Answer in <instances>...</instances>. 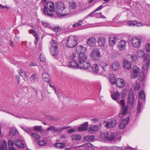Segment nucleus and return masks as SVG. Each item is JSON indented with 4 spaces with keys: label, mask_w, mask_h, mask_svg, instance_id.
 I'll list each match as a JSON object with an SVG mask.
<instances>
[{
    "label": "nucleus",
    "mask_w": 150,
    "mask_h": 150,
    "mask_svg": "<svg viewBox=\"0 0 150 150\" xmlns=\"http://www.w3.org/2000/svg\"><path fill=\"white\" fill-rule=\"evenodd\" d=\"M99 130V127L96 125H92L88 129V132L90 134H93Z\"/></svg>",
    "instance_id": "nucleus-18"
},
{
    "label": "nucleus",
    "mask_w": 150,
    "mask_h": 150,
    "mask_svg": "<svg viewBox=\"0 0 150 150\" xmlns=\"http://www.w3.org/2000/svg\"><path fill=\"white\" fill-rule=\"evenodd\" d=\"M103 7V6L101 5L99 7L97 8L95 10L93 11L94 12H95L97 11H99Z\"/></svg>",
    "instance_id": "nucleus-63"
},
{
    "label": "nucleus",
    "mask_w": 150,
    "mask_h": 150,
    "mask_svg": "<svg viewBox=\"0 0 150 150\" xmlns=\"http://www.w3.org/2000/svg\"><path fill=\"white\" fill-rule=\"evenodd\" d=\"M96 41V39L95 37H91L87 39V44L89 46L93 47L95 44Z\"/></svg>",
    "instance_id": "nucleus-13"
},
{
    "label": "nucleus",
    "mask_w": 150,
    "mask_h": 150,
    "mask_svg": "<svg viewBox=\"0 0 150 150\" xmlns=\"http://www.w3.org/2000/svg\"><path fill=\"white\" fill-rule=\"evenodd\" d=\"M70 127L68 126V127H64L62 128H60L59 129H57V132H62L63 131V130L64 129H67L68 128H70Z\"/></svg>",
    "instance_id": "nucleus-57"
},
{
    "label": "nucleus",
    "mask_w": 150,
    "mask_h": 150,
    "mask_svg": "<svg viewBox=\"0 0 150 150\" xmlns=\"http://www.w3.org/2000/svg\"><path fill=\"white\" fill-rule=\"evenodd\" d=\"M140 70L139 68L136 65L133 67L130 73L131 78L135 79L138 76Z\"/></svg>",
    "instance_id": "nucleus-6"
},
{
    "label": "nucleus",
    "mask_w": 150,
    "mask_h": 150,
    "mask_svg": "<svg viewBox=\"0 0 150 150\" xmlns=\"http://www.w3.org/2000/svg\"><path fill=\"white\" fill-rule=\"evenodd\" d=\"M6 8L8 9H9L10 7H8L5 6H3L2 4H0V9H5Z\"/></svg>",
    "instance_id": "nucleus-62"
},
{
    "label": "nucleus",
    "mask_w": 150,
    "mask_h": 150,
    "mask_svg": "<svg viewBox=\"0 0 150 150\" xmlns=\"http://www.w3.org/2000/svg\"><path fill=\"white\" fill-rule=\"evenodd\" d=\"M77 44L76 37L74 36H70L66 43L67 46L70 48L74 47Z\"/></svg>",
    "instance_id": "nucleus-4"
},
{
    "label": "nucleus",
    "mask_w": 150,
    "mask_h": 150,
    "mask_svg": "<svg viewBox=\"0 0 150 150\" xmlns=\"http://www.w3.org/2000/svg\"><path fill=\"white\" fill-rule=\"evenodd\" d=\"M137 23V21H129L128 22V24L129 26H131L136 25Z\"/></svg>",
    "instance_id": "nucleus-52"
},
{
    "label": "nucleus",
    "mask_w": 150,
    "mask_h": 150,
    "mask_svg": "<svg viewBox=\"0 0 150 150\" xmlns=\"http://www.w3.org/2000/svg\"><path fill=\"white\" fill-rule=\"evenodd\" d=\"M42 76L43 80L47 82H50V78L47 73L46 72H43L42 73Z\"/></svg>",
    "instance_id": "nucleus-25"
},
{
    "label": "nucleus",
    "mask_w": 150,
    "mask_h": 150,
    "mask_svg": "<svg viewBox=\"0 0 150 150\" xmlns=\"http://www.w3.org/2000/svg\"><path fill=\"white\" fill-rule=\"evenodd\" d=\"M128 107L129 106L128 105H126L125 107L124 108L122 109L123 110L122 111V113L118 115L117 116L120 117V115H122L121 116H122V115H125L127 112Z\"/></svg>",
    "instance_id": "nucleus-37"
},
{
    "label": "nucleus",
    "mask_w": 150,
    "mask_h": 150,
    "mask_svg": "<svg viewBox=\"0 0 150 150\" xmlns=\"http://www.w3.org/2000/svg\"><path fill=\"white\" fill-rule=\"evenodd\" d=\"M124 67L127 69H129L131 67V63L127 60H125L123 62Z\"/></svg>",
    "instance_id": "nucleus-28"
},
{
    "label": "nucleus",
    "mask_w": 150,
    "mask_h": 150,
    "mask_svg": "<svg viewBox=\"0 0 150 150\" xmlns=\"http://www.w3.org/2000/svg\"><path fill=\"white\" fill-rule=\"evenodd\" d=\"M126 45V42L123 40H121L118 42V47L120 50L124 49Z\"/></svg>",
    "instance_id": "nucleus-27"
},
{
    "label": "nucleus",
    "mask_w": 150,
    "mask_h": 150,
    "mask_svg": "<svg viewBox=\"0 0 150 150\" xmlns=\"http://www.w3.org/2000/svg\"><path fill=\"white\" fill-rule=\"evenodd\" d=\"M70 58L73 60L77 61V57H76V54L75 53H72L70 56Z\"/></svg>",
    "instance_id": "nucleus-51"
},
{
    "label": "nucleus",
    "mask_w": 150,
    "mask_h": 150,
    "mask_svg": "<svg viewBox=\"0 0 150 150\" xmlns=\"http://www.w3.org/2000/svg\"><path fill=\"white\" fill-rule=\"evenodd\" d=\"M87 57V56L84 53L79 54L77 57L78 61H77L79 64H80L85 61Z\"/></svg>",
    "instance_id": "nucleus-10"
},
{
    "label": "nucleus",
    "mask_w": 150,
    "mask_h": 150,
    "mask_svg": "<svg viewBox=\"0 0 150 150\" xmlns=\"http://www.w3.org/2000/svg\"><path fill=\"white\" fill-rule=\"evenodd\" d=\"M34 130L35 131L41 132L42 131V126H35L34 127Z\"/></svg>",
    "instance_id": "nucleus-47"
},
{
    "label": "nucleus",
    "mask_w": 150,
    "mask_h": 150,
    "mask_svg": "<svg viewBox=\"0 0 150 150\" xmlns=\"http://www.w3.org/2000/svg\"><path fill=\"white\" fill-rule=\"evenodd\" d=\"M88 122H84L80 127L78 129V130L79 132L86 131L88 127Z\"/></svg>",
    "instance_id": "nucleus-17"
},
{
    "label": "nucleus",
    "mask_w": 150,
    "mask_h": 150,
    "mask_svg": "<svg viewBox=\"0 0 150 150\" xmlns=\"http://www.w3.org/2000/svg\"><path fill=\"white\" fill-rule=\"evenodd\" d=\"M89 70L96 74L98 73L99 71V67L97 64H92L91 67H90Z\"/></svg>",
    "instance_id": "nucleus-12"
},
{
    "label": "nucleus",
    "mask_w": 150,
    "mask_h": 150,
    "mask_svg": "<svg viewBox=\"0 0 150 150\" xmlns=\"http://www.w3.org/2000/svg\"><path fill=\"white\" fill-rule=\"evenodd\" d=\"M105 38L103 37H99L97 38V42L100 46H103L105 44Z\"/></svg>",
    "instance_id": "nucleus-24"
},
{
    "label": "nucleus",
    "mask_w": 150,
    "mask_h": 150,
    "mask_svg": "<svg viewBox=\"0 0 150 150\" xmlns=\"http://www.w3.org/2000/svg\"><path fill=\"white\" fill-rule=\"evenodd\" d=\"M142 106V103L139 101L138 103V105L137 108V114H139L140 113L141 110V108Z\"/></svg>",
    "instance_id": "nucleus-48"
},
{
    "label": "nucleus",
    "mask_w": 150,
    "mask_h": 150,
    "mask_svg": "<svg viewBox=\"0 0 150 150\" xmlns=\"http://www.w3.org/2000/svg\"><path fill=\"white\" fill-rule=\"evenodd\" d=\"M79 67L81 69H87L90 68V63L86 61L82 62L80 64H79Z\"/></svg>",
    "instance_id": "nucleus-15"
},
{
    "label": "nucleus",
    "mask_w": 150,
    "mask_h": 150,
    "mask_svg": "<svg viewBox=\"0 0 150 150\" xmlns=\"http://www.w3.org/2000/svg\"><path fill=\"white\" fill-rule=\"evenodd\" d=\"M76 51L78 53H84L86 50V48L81 45L76 47Z\"/></svg>",
    "instance_id": "nucleus-26"
},
{
    "label": "nucleus",
    "mask_w": 150,
    "mask_h": 150,
    "mask_svg": "<svg viewBox=\"0 0 150 150\" xmlns=\"http://www.w3.org/2000/svg\"><path fill=\"white\" fill-rule=\"evenodd\" d=\"M95 138L94 136H88L83 138L84 140L88 142H91L94 140Z\"/></svg>",
    "instance_id": "nucleus-32"
},
{
    "label": "nucleus",
    "mask_w": 150,
    "mask_h": 150,
    "mask_svg": "<svg viewBox=\"0 0 150 150\" xmlns=\"http://www.w3.org/2000/svg\"><path fill=\"white\" fill-rule=\"evenodd\" d=\"M30 136L33 140H34L35 141H38L40 139V136L39 134L35 133H33L32 132Z\"/></svg>",
    "instance_id": "nucleus-30"
},
{
    "label": "nucleus",
    "mask_w": 150,
    "mask_h": 150,
    "mask_svg": "<svg viewBox=\"0 0 150 150\" xmlns=\"http://www.w3.org/2000/svg\"><path fill=\"white\" fill-rule=\"evenodd\" d=\"M55 12L58 16L59 17L67 16L69 15V13H67L66 11L64 4L60 2L57 3V9Z\"/></svg>",
    "instance_id": "nucleus-1"
},
{
    "label": "nucleus",
    "mask_w": 150,
    "mask_h": 150,
    "mask_svg": "<svg viewBox=\"0 0 150 150\" xmlns=\"http://www.w3.org/2000/svg\"><path fill=\"white\" fill-rule=\"evenodd\" d=\"M19 74L21 76H22L25 80L28 79V77L26 75L25 73L22 69H20Z\"/></svg>",
    "instance_id": "nucleus-34"
},
{
    "label": "nucleus",
    "mask_w": 150,
    "mask_h": 150,
    "mask_svg": "<svg viewBox=\"0 0 150 150\" xmlns=\"http://www.w3.org/2000/svg\"><path fill=\"white\" fill-rule=\"evenodd\" d=\"M145 78V75L144 73L142 72L141 73L138 77V80L140 81H143Z\"/></svg>",
    "instance_id": "nucleus-46"
},
{
    "label": "nucleus",
    "mask_w": 150,
    "mask_h": 150,
    "mask_svg": "<svg viewBox=\"0 0 150 150\" xmlns=\"http://www.w3.org/2000/svg\"><path fill=\"white\" fill-rule=\"evenodd\" d=\"M22 128L24 131L28 133L30 135H31V134L32 133V129L28 127H22Z\"/></svg>",
    "instance_id": "nucleus-44"
},
{
    "label": "nucleus",
    "mask_w": 150,
    "mask_h": 150,
    "mask_svg": "<svg viewBox=\"0 0 150 150\" xmlns=\"http://www.w3.org/2000/svg\"><path fill=\"white\" fill-rule=\"evenodd\" d=\"M131 58L132 61L134 62L136 61L137 59V56L134 55H132Z\"/></svg>",
    "instance_id": "nucleus-61"
},
{
    "label": "nucleus",
    "mask_w": 150,
    "mask_h": 150,
    "mask_svg": "<svg viewBox=\"0 0 150 150\" xmlns=\"http://www.w3.org/2000/svg\"><path fill=\"white\" fill-rule=\"evenodd\" d=\"M117 124V121L115 119H111L108 121H105L103 122V125L108 128L114 127Z\"/></svg>",
    "instance_id": "nucleus-7"
},
{
    "label": "nucleus",
    "mask_w": 150,
    "mask_h": 150,
    "mask_svg": "<svg viewBox=\"0 0 150 150\" xmlns=\"http://www.w3.org/2000/svg\"><path fill=\"white\" fill-rule=\"evenodd\" d=\"M128 107L129 106L128 105H126L125 107L124 108L122 109L123 110L122 111V113L118 115L117 116L120 117V115H122L121 116H122V115H125L127 112Z\"/></svg>",
    "instance_id": "nucleus-36"
},
{
    "label": "nucleus",
    "mask_w": 150,
    "mask_h": 150,
    "mask_svg": "<svg viewBox=\"0 0 150 150\" xmlns=\"http://www.w3.org/2000/svg\"><path fill=\"white\" fill-rule=\"evenodd\" d=\"M130 41L131 42L132 45L136 48L140 46L142 42L141 39L136 37L131 38L130 39Z\"/></svg>",
    "instance_id": "nucleus-8"
},
{
    "label": "nucleus",
    "mask_w": 150,
    "mask_h": 150,
    "mask_svg": "<svg viewBox=\"0 0 150 150\" xmlns=\"http://www.w3.org/2000/svg\"><path fill=\"white\" fill-rule=\"evenodd\" d=\"M69 7L71 9H75L77 7L76 3L74 2H69Z\"/></svg>",
    "instance_id": "nucleus-43"
},
{
    "label": "nucleus",
    "mask_w": 150,
    "mask_h": 150,
    "mask_svg": "<svg viewBox=\"0 0 150 150\" xmlns=\"http://www.w3.org/2000/svg\"><path fill=\"white\" fill-rule=\"evenodd\" d=\"M113 77H111L109 76L110 81L112 84H115L116 83V81L117 79H115L113 75Z\"/></svg>",
    "instance_id": "nucleus-49"
},
{
    "label": "nucleus",
    "mask_w": 150,
    "mask_h": 150,
    "mask_svg": "<svg viewBox=\"0 0 150 150\" xmlns=\"http://www.w3.org/2000/svg\"><path fill=\"white\" fill-rule=\"evenodd\" d=\"M121 106L122 109L124 108L125 106V103L123 100H120V102L119 101V103Z\"/></svg>",
    "instance_id": "nucleus-53"
},
{
    "label": "nucleus",
    "mask_w": 150,
    "mask_h": 150,
    "mask_svg": "<svg viewBox=\"0 0 150 150\" xmlns=\"http://www.w3.org/2000/svg\"><path fill=\"white\" fill-rule=\"evenodd\" d=\"M8 143L9 148L13 147L14 143L13 142L12 140H9Z\"/></svg>",
    "instance_id": "nucleus-54"
},
{
    "label": "nucleus",
    "mask_w": 150,
    "mask_h": 150,
    "mask_svg": "<svg viewBox=\"0 0 150 150\" xmlns=\"http://www.w3.org/2000/svg\"><path fill=\"white\" fill-rule=\"evenodd\" d=\"M120 64L118 62H115L112 64V68L114 70H117L119 67Z\"/></svg>",
    "instance_id": "nucleus-41"
},
{
    "label": "nucleus",
    "mask_w": 150,
    "mask_h": 150,
    "mask_svg": "<svg viewBox=\"0 0 150 150\" xmlns=\"http://www.w3.org/2000/svg\"><path fill=\"white\" fill-rule=\"evenodd\" d=\"M7 145L6 141L4 140L1 146L0 150H7Z\"/></svg>",
    "instance_id": "nucleus-38"
},
{
    "label": "nucleus",
    "mask_w": 150,
    "mask_h": 150,
    "mask_svg": "<svg viewBox=\"0 0 150 150\" xmlns=\"http://www.w3.org/2000/svg\"><path fill=\"white\" fill-rule=\"evenodd\" d=\"M83 23V21L80 20L78 23L74 24L73 25V28L77 27L81 25Z\"/></svg>",
    "instance_id": "nucleus-50"
},
{
    "label": "nucleus",
    "mask_w": 150,
    "mask_h": 150,
    "mask_svg": "<svg viewBox=\"0 0 150 150\" xmlns=\"http://www.w3.org/2000/svg\"><path fill=\"white\" fill-rule=\"evenodd\" d=\"M100 66L105 71H109L110 66L108 63L102 62L100 63Z\"/></svg>",
    "instance_id": "nucleus-21"
},
{
    "label": "nucleus",
    "mask_w": 150,
    "mask_h": 150,
    "mask_svg": "<svg viewBox=\"0 0 150 150\" xmlns=\"http://www.w3.org/2000/svg\"><path fill=\"white\" fill-rule=\"evenodd\" d=\"M105 137L108 140L111 141L114 140L116 137L114 134H110L108 133H106L105 134Z\"/></svg>",
    "instance_id": "nucleus-19"
},
{
    "label": "nucleus",
    "mask_w": 150,
    "mask_h": 150,
    "mask_svg": "<svg viewBox=\"0 0 150 150\" xmlns=\"http://www.w3.org/2000/svg\"><path fill=\"white\" fill-rule=\"evenodd\" d=\"M81 138V135L78 134H74L71 136L72 140L73 141L80 140Z\"/></svg>",
    "instance_id": "nucleus-35"
},
{
    "label": "nucleus",
    "mask_w": 150,
    "mask_h": 150,
    "mask_svg": "<svg viewBox=\"0 0 150 150\" xmlns=\"http://www.w3.org/2000/svg\"><path fill=\"white\" fill-rule=\"evenodd\" d=\"M125 82L122 79L118 78L116 81L117 86L118 87L121 88H123L125 86Z\"/></svg>",
    "instance_id": "nucleus-14"
},
{
    "label": "nucleus",
    "mask_w": 150,
    "mask_h": 150,
    "mask_svg": "<svg viewBox=\"0 0 150 150\" xmlns=\"http://www.w3.org/2000/svg\"><path fill=\"white\" fill-rule=\"evenodd\" d=\"M51 47L50 49L51 51V54L53 57L56 58V57L58 54V44L57 41L52 40L50 42Z\"/></svg>",
    "instance_id": "nucleus-3"
},
{
    "label": "nucleus",
    "mask_w": 150,
    "mask_h": 150,
    "mask_svg": "<svg viewBox=\"0 0 150 150\" xmlns=\"http://www.w3.org/2000/svg\"><path fill=\"white\" fill-rule=\"evenodd\" d=\"M116 38L115 37H110L109 38V45L111 46H114L116 43Z\"/></svg>",
    "instance_id": "nucleus-31"
},
{
    "label": "nucleus",
    "mask_w": 150,
    "mask_h": 150,
    "mask_svg": "<svg viewBox=\"0 0 150 150\" xmlns=\"http://www.w3.org/2000/svg\"><path fill=\"white\" fill-rule=\"evenodd\" d=\"M68 67L71 68H77L79 67V63L76 61L72 60L69 63Z\"/></svg>",
    "instance_id": "nucleus-16"
},
{
    "label": "nucleus",
    "mask_w": 150,
    "mask_h": 150,
    "mask_svg": "<svg viewBox=\"0 0 150 150\" xmlns=\"http://www.w3.org/2000/svg\"><path fill=\"white\" fill-rule=\"evenodd\" d=\"M55 146L57 148L59 149H63L65 146L64 143H58L54 144Z\"/></svg>",
    "instance_id": "nucleus-40"
},
{
    "label": "nucleus",
    "mask_w": 150,
    "mask_h": 150,
    "mask_svg": "<svg viewBox=\"0 0 150 150\" xmlns=\"http://www.w3.org/2000/svg\"><path fill=\"white\" fill-rule=\"evenodd\" d=\"M46 118L49 120H52L53 121H56L57 120L58 118L57 117H54L51 116L47 115L46 117Z\"/></svg>",
    "instance_id": "nucleus-45"
},
{
    "label": "nucleus",
    "mask_w": 150,
    "mask_h": 150,
    "mask_svg": "<svg viewBox=\"0 0 150 150\" xmlns=\"http://www.w3.org/2000/svg\"><path fill=\"white\" fill-rule=\"evenodd\" d=\"M146 62H145L144 65V69H147V68L149 67L150 63V60L149 58H147V60Z\"/></svg>",
    "instance_id": "nucleus-42"
},
{
    "label": "nucleus",
    "mask_w": 150,
    "mask_h": 150,
    "mask_svg": "<svg viewBox=\"0 0 150 150\" xmlns=\"http://www.w3.org/2000/svg\"><path fill=\"white\" fill-rule=\"evenodd\" d=\"M100 52L98 48L94 49L90 54V56L93 60L98 61L100 60Z\"/></svg>",
    "instance_id": "nucleus-5"
},
{
    "label": "nucleus",
    "mask_w": 150,
    "mask_h": 150,
    "mask_svg": "<svg viewBox=\"0 0 150 150\" xmlns=\"http://www.w3.org/2000/svg\"><path fill=\"white\" fill-rule=\"evenodd\" d=\"M39 77L36 73H32L30 79L32 82H37L39 81Z\"/></svg>",
    "instance_id": "nucleus-22"
},
{
    "label": "nucleus",
    "mask_w": 150,
    "mask_h": 150,
    "mask_svg": "<svg viewBox=\"0 0 150 150\" xmlns=\"http://www.w3.org/2000/svg\"><path fill=\"white\" fill-rule=\"evenodd\" d=\"M140 88V85L139 83H137L134 87V90L135 91H138Z\"/></svg>",
    "instance_id": "nucleus-58"
},
{
    "label": "nucleus",
    "mask_w": 150,
    "mask_h": 150,
    "mask_svg": "<svg viewBox=\"0 0 150 150\" xmlns=\"http://www.w3.org/2000/svg\"><path fill=\"white\" fill-rule=\"evenodd\" d=\"M134 101V97L133 93H129L128 94L127 99L128 105L129 109H132L133 106V103Z\"/></svg>",
    "instance_id": "nucleus-9"
},
{
    "label": "nucleus",
    "mask_w": 150,
    "mask_h": 150,
    "mask_svg": "<svg viewBox=\"0 0 150 150\" xmlns=\"http://www.w3.org/2000/svg\"><path fill=\"white\" fill-rule=\"evenodd\" d=\"M145 49L147 52H150V44H148L146 45Z\"/></svg>",
    "instance_id": "nucleus-59"
},
{
    "label": "nucleus",
    "mask_w": 150,
    "mask_h": 150,
    "mask_svg": "<svg viewBox=\"0 0 150 150\" xmlns=\"http://www.w3.org/2000/svg\"><path fill=\"white\" fill-rule=\"evenodd\" d=\"M138 55L140 57H144L143 61L144 62L146 61L147 58H149L148 56L146 54H145L144 52L142 50H139L137 52Z\"/></svg>",
    "instance_id": "nucleus-20"
},
{
    "label": "nucleus",
    "mask_w": 150,
    "mask_h": 150,
    "mask_svg": "<svg viewBox=\"0 0 150 150\" xmlns=\"http://www.w3.org/2000/svg\"><path fill=\"white\" fill-rule=\"evenodd\" d=\"M15 144L18 147L21 148H24L25 146L22 143V141L18 139L15 142Z\"/></svg>",
    "instance_id": "nucleus-29"
},
{
    "label": "nucleus",
    "mask_w": 150,
    "mask_h": 150,
    "mask_svg": "<svg viewBox=\"0 0 150 150\" xmlns=\"http://www.w3.org/2000/svg\"><path fill=\"white\" fill-rule=\"evenodd\" d=\"M112 98L119 103V100L120 96V93L119 92H116L115 93L111 94Z\"/></svg>",
    "instance_id": "nucleus-23"
},
{
    "label": "nucleus",
    "mask_w": 150,
    "mask_h": 150,
    "mask_svg": "<svg viewBox=\"0 0 150 150\" xmlns=\"http://www.w3.org/2000/svg\"><path fill=\"white\" fill-rule=\"evenodd\" d=\"M75 131V129H71L68 130V132L69 134H71L72 133L74 132Z\"/></svg>",
    "instance_id": "nucleus-64"
},
{
    "label": "nucleus",
    "mask_w": 150,
    "mask_h": 150,
    "mask_svg": "<svg viewBox=\"0 0 150 150\" xmlns=\"http://www.w3.org/2000/svg\"><path fill=\"white\" fill-rule=\"evenodd\" d=\"M124 147H117L116 146H114L113 147V149L115 150H120L122 149H124Z\"/></svg>",
    "instance_id": "nucleus-60"
},
{
    "label": "nucleus",
    "mask_w": 150,
    "mask_h": 150,
    "mask_svg": "<svg viewBox=\"0 0 150 150\" xmlns=\"http://www.w3.org/2000/svg\"><path fill=\"white\" fill-rule=\"evenodd\" d=\"M40 58L41 61L42 62H45L46 61V58L44 55L42 54H41Z\"/></svg>",
    "instance_id": "nucleus-55"
},
{
    "label": "nucleus",
    "mask_w": 150,
    "mask_h": 150,
    "mask_svg": "<svg viewBox=\"0 0 150 150\" xmlns=\"http://www.w3.org/2000/svg\"><path fill=\"white\" fill-rule=\"evenodd\" d=\"M139 97L142 100H144L145 99V94L143 90H141L140 91L139 94Z\"/></svg>",
    "instance_id": "nucleus-33"
},
{
    "label": "nucleus",
    "mask_w": 150,
    "mask_h": 150,
    "mask_svg": "<svg viewBox=\"0 0 150 150\" xmlns=\"http://www.w3.org/2000/svg\"><path fill=\"white\" fill-rule=\"evenodd\" d=\"M43 12L45 15H47L48 16L51 17L53 16L52 13L48 12V9L49 12H53L55 10L54 3L52 1H48L47 3V6L46 5H44Z\"/></svg>",
    "instance_id": "nucleus-2"
},
{
    "label": "nucleus",
    "mask_w": 150,
    "mask_h": 150,
    "mask_svg": "<svg viewBox=\"0 0 150 150\" xmlns=\"http://www.w3.org/2000/svg\"><path fill=\"white\" fill-rule=\"evenodd\" d=\"M18 132L16 129H11L10 130L9 135L13 137L16 135L18 134Z\"/></svg>",
    "instance_id": "nucleus-39"
},
{
    "label": "nucleus",
    "mask_w": 150,
    "mask_h": 150,
    "mask_svg": "<svg viewBox=\"0 0 150 150\" xmlns=\"http://www.w3.org/2000/svg\"><path fill=\"white\" fill-rule=\"evenodd\" d=\"M47 142L46 141L44 140H41L39 141L38 142V144L40 146H42L46 144Z\"/></svg>",
    "instance_id": "nucleus-56"
},
{
    "label": "nucleus",
    "mask_w": 150,
    "mask_h": 150,
    "mask_svg": "<svg viewBox=\"0 0 150 150\" xmlns=\"http://www.w3.org/2000/svg\"><path fill=\"white\" fill-rule=\"evenodd\" d=\"M129 120V117L122 120L120 122L119 126L120 128L122 129L124 128L127 124L128 123Z\"/></svg>",
    "instance_id": "nucleus-11"
}]
</instances>
